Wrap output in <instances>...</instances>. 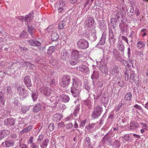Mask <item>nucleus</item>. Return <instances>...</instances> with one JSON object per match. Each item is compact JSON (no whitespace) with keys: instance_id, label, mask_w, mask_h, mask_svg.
<instances>
[{"instance_id":"1","label":"nucleus","mask_w":148,"mask_h":148,"mask_svg":"<svg viewBox=\"0 0 148 148\" xmlns=\"http://www.w3.org/2000/svg\"><path fill=\"white\" fill-rule=\"evenodd\" d=\"M103 110L102 108L99 106H97L94 108L92 114V117L96 118L101 115Z\"/></svg>"},{"instance_id":"2","label":"nucleus","mask_w":148,"mask_h":148,"mask_svg":"<svg viewBox=\"0 0 148 148\" xmlns=\"http://www.w3.org/2000/svg\"><path fill=\"white\" fill-rule=\"evenodd\" d=\"M78 47L81 49H84L87 48L88 46L87 41L84 39H80L77 43Z\"/></svg>"},{"instance_id":"3","label":"nucleus","mask_w":148,"mask_h":148,"mask_svg":"<svg viewBox=\"0 0 148 148\" xmlns=\"http://www.w3.org/2000/svg\"><path fill=\"white\" fill-rule=\"evenodd\" d=\"M39 90L45 95L47 96H49L51 93V90L50 89L46 86L41 87L39 88Z\"/></svg>"},{"instance_id":"4","label":"nucleus","mask_w":148,"mask_h":148,"mask_svg":"<svg viewBox=\"0 0 148 148\" xmlns=\"http://www.w3.org/2000/svg\"><path fill=\"white\" fill-rule=\"evenodd\" d=\"M70 77L69 75L64 76L62 78L61 85L63 87L67 86L69 84Z\"/></svg>"},{"instance_id":"5","label":"nucleus","mask_w":148,"mask_h":148,"mask_svg":"<svg viewBox=\"0 0 148 148\" xmlns=\"http://www.w3.org/2000/svg\"><path fill=\"white\" fill-rule=\"evenodd\" d=\"M14 143L12 140H6L3 142L1 144V145L4 147H12L14 145Z\"/></svg>"},{"instance_id":"6","label":"nucleus","mask_w":148,"mask_h":148,"mask_svg":"<svg viewBox=\"0 0 148 148\" xmlns=\"http://www.w3.org/2000/svg\"><path fill=\"white\" fill-rule=\"evenodd\" d=\"M15 120L14 118H8L5 121V123L8 126L13 125L15 123Z\"/></svg>"},{"instance_id":"7","label":"nucleus","mask_w":148,"mask_h":148,"mask_svg":"<svg viewBox=\"0 0 148 148\" xmlns=\"http://www.w3.org/2000/svg\"><path fill=\"white\" fill-rule=\"evenodd\" d=\"M10 134V131L8 130H3L0 132V138L2 139L7 136Z\"/></svg>"},{"instance_id":"8","label":"nucleus","mask_w":148,"mask_h":148,"mask_svg":"<svg viewBox=\"0 0 148 148\" xmlns=\"http://www.w3.org/2000/svg\"><path fill=\"white\" fill-rule=\"evenodd\" d=\"M79 70L83 74L87 73L89 71V68L87 66L84 65H82L79 66Z\"/></svg>"},{"instance_id":"9","label":"nucleus","mask_w":148,"mask_h":148,"mask_svg":"<svg viewBox=\"0 0 148 148\" xmlns=\"http://www.w3.org/2000/svg\"><path fill=\"white\" fill-rule=\"evenodd\" d=\"M24 82L27 87H30L32 85L30 77L29 76H26L24 79Z\"/></svg>"},{"instance_id":"10","label":"nucleus","mask_w":148,"mask_h":148,"mask_svg":"<svg viewBox=\"0 0 148 148\" xmlns=\"http://www.w3.org/2000/svg\"><path fill=\"white\" fill-rule=\"evenodd\" d=\"M119 69L116 66H114L112 71V74L115 77H117L119 76Z\"/></svg>"},{"instance_id":"11","label":"nucleus","mask_w":148,"mask_h":148,"mask_svg":"<svg viewBox=\"0 0 148 148\" xmlns=\"http://www.w3.org/2000/svg\"><path fill=\"white\" fill-rule=\"evenodd\" d=\"M62 118V115L61 114H56L53 115V120L59 122L61 120Z\"/></svg>"},{"instance_id":"12","label":"nucleus","mask_w":148,"mask_h":148,"mask_svg":"<svg viewBox=\"0 0 148 148\" xmlns=\"http://www.w3.org/2000/svg\"><path fill=\"white\" fill-rule=\"evenodd\" d=\"M28 42L32 46H39L41 45V43L38 41H35L32 39L29 40Z\"/></svg>"},{"instance_id":"13","label":"nucleus","mask_w":148,"mask_h":148,"mask_svg":"<svg viewBox=\"0 0 148 148\" xmlns=\"http://www.w3.org/2000/svg\"><path fill=\"white\" fill-rule=\"evenodd\" d=\"M138 124L135 122H130L128 128L130 130H134L138 127Z\"/></svg>"},{"instance_id":"14","label":"nucleus","mask_w":148,"mask_h":148,"mask_svg":"<svg viewBox=\"0 0 148 148\" xmlns=\"http://www.w3.org/2000/svg\"><path fill=\"white\" fill-rule=\"evenodd\" d=\"M94 23L93 19L92 17H90L87 21H86V25L88 27H90L92 26Z\"/></svg>"},{"instance_id":"15","label":"nucleus","mask_w":148,"mask_h":148,"mask_svg":"<svg viewBox=\"0 0 148 148\" xmlns=\"http://www.w3.org/2000/svg\"><path fill=\"white\" fill-rule=\"evenodd\" d=\"M33 18V16L31 14H29L26 16L25 18H24V21L28 24L29 23L32 21Z\"/></svg>"},{"instance_id":"16","label":"nucleus","mask_w":148,"mask_h":148,"mask_svg":"<svg viewBox=\"0 0 148 148\" xmlns=\"http://www.w3.org/2000/svg\"><path fill=\"white\" fill-rule=\"evenodd\" d=\"M145 45V42L143 41H139L137 44L138 49H141L144 48Z\"/></svg>"},{"instance_id":"17","label":"nucleus","mask_w":148,"mask_h":148,"mask_svg":"<svg viewBox=\"0 0 148 148\" xmlns=\"http://www.w3.org/2000/svg\"><path fill=\"white\" fill-rule=\"evenodd\" d=\"M71 92L72 95L74 97H76L79 95V90L78 89L75 88L71 90Z\"/></svg>"},{"instance_id":"18","label":"nucleus","mask_w":148,"mask_h":148,"mask_svg":"<svg viewBox=\"0 0 148 148\" xmlns=\"http://www.w3.org/2000/svg\"><path fill=\"white\" fill-rule=\"evenodd\" d=\"M72 58L74 59V58L77 59L79 56V51L76 50H73L72 51L71 53Z\"/></svg>"},{"instance_id":"19","label":"nucleus","mask_w":148,"mask_h":148,"mask_svg":"<svg viewBox=\"0 0 148 148\" xmlns=\"http://www.w3.org/2000/svg\"><path fill=\"white\" fill-rule=\"evenodd\" d=\"M41 105L40 104L38 103L35 106L33 109V111L34 112H37L41 109Z\"/></svg>"},{"instance_id":"20","label":"nucleus","mask_w":148,"mask_h":148,"mask_svg":"<svg viewBox=\"0 0 148 148\" xmlns=\"http://www.w3.org/2000/svg\"><path fill=\"white\" fill-rule=\"evenodd\" d=\"M65 4L63 2V1L62 0H60L59 1V4H56L55 5V7L56 6L58 7V9H64L62 8L65 5Z\"/></svg>"},{"instance_id":"21","label":"nucleus","mask_w":148,"mask_h":148,"mask_svg":"<svg viewBox=\"0 0 148 148\" xmlns=\"http://www.w3.org/2000/svg\"><path fill=\"white\" fill-rule=\"evenodd\" d=\"M61 99L62 101L65 103L68 102L70 100V98L66 95H62L61 96Z\"/></svg>"},{"instance_id":"22","label":"nucleus","mask_w":148,"mask_h":148,"mask_svg":"<svg viewBox=\"0 0 148 148\" xmlns=\"http://www.w3.org/2000/svg\"><path fill=\"white\" fill-rule=\"evenodd\" d=\"M49 141L48 139L46 138L42 144H40V147L42 148H46Z\"/></svg>"},{"instance_id":"23","label":"nucleus","mask_w":148,"mask_h":148,"mask_svg":"<svg viewBox=\"0 0 148 148\" xmlns=\"http://www.w3.org/2000/svg\"><path fill=\"white\" fill-rule=\"evenodd\" d=\"M132 95L131 92L127 93L125 95L124 99L127 101H130L132 98Z\"/></svg>"},{"instance_id":"24","label":"nucleus","mask_w":148,"mask_h":148,"mask_svg":"<svg viewBox=\"0 0 148 148\" xmlns=\"http://www.w3.org/2000/svg\"><path fill=\"white\" fill-rule=\"evenodd\" d=\"M100 71L101 72L106 74H107L108 70L107 67L106 66H102L100 68Z\"/></svg>"},{"instance_id":"25","label":"nucleus","mask_w":148,"mask_h":148,"mask_svg":"<svg viewBox=\"0 0 148 148\" xmlns=\"http://www.w3.org/2000/svg\"><path fill=\"white\" fill-rule=\"evenodd\" d=\"M78 62L77 59L74 58L73 59L72 58V60L70 61V64L71 65L73 66L76 64Z\"/></svg>"},{"instance_id":"26","label":"nucleus","mask_w":148,"mask_h":148,"mask_svg":"<svg viewBox=\"0 0 148 148\" xmlns=\"http://www.w3.org/2000/svg\"><path fill=\"white\" fill-rule=\"evenodd\" d=\"M58 38L57 33L55 32L52 33L51 35V39L53 41L56 40Z\"/></svg>"},{"instance_id":"27","label":"nucleus","mask_w":148,"mask_h":148,"mask_svg":"<svg viewBox=\"0 0 148 148\" xmlns=\"http://www.w3.org/2000/svg\"><path fill=\"white\" fill-rule=\"evenodd\" d=\"M30 107L29 106H24L21 109L22 112L24 113H26L29 110Z\"/></svg>"},{"instance_id":"28","label":"nucleus","mask_w":148,"mask_h":148,"mask_svg":"<svg viewBox=\"0 0 148 148\" xmlns=\"http://www.w3.org/2000/svg\"><path fill=\"white\" fill-rule=\"evenodd\" d=\"M54 47H50L48 49L47 53L50 54H51L54 52Z\"/></svg>"},{"instance_id":"29","label":"nucleus","mask_w":148,"mask_h":148,"mask_svg":"<svg viewBox=\"0 0 148 148\" xmlns=\"http://www.w3.org/2000/svg\"><path fill=\"white\" fill-rule=\"evenodd\" d=\"M35 30L33 27L28 26V31L31 34H32L35 32Z\"/></svg>"},{"instance_id":"30","label":"nucleus","mask_w":148,"mask_h":148,"mask_svg":"<svg viewBox=\"0 0 148 148\" xmlns=\"http://www.w3.org/2000/svg\"><path fill=\"white\" fill-rule=\"evenodd\" d=\"M99 77V74L96 71H94L93 72V74L91 76V78L93 79V78H97Z\"/></svg>"},{"instance_id":"31","label":"nucleus","mask_w":148,"mask_h":148,"mask_svg":"<svg viewBox=\"0 0 148 148\" xmlns=\"http://www.w3.org/2000/svg\"><path fill=\"white\" fill-rule=\"evenodd\" d=\"M21 87H18L17 88V90L18 92L20 91L19 94L20 95H22L26 91V90L24 88H23L22 89V90H21Z\"/></svg>"},{"instance_id":"32","label":"nucleus","mask_w":148,"mask_h":148,"mask_svg":"<svg viewBox=\"0 0 148 148\" xmlns=\"http://www.w3.org/2000/svg\"><path fill=\"white\" fill-rule=\"evenodd\" d=\"M54 128V126L52 123H50L48 126V129L50 131H53Z\"/></svg>"},{"instance_id":"33","label":"nucleus","mask_w":148,"mask_h":148,"mask_svg":"<svg viewBox=\"0 0 148 148\" xmlns=\"http://www.w3.org/2000/svg\"><path fill=\"white\" fill-rule=\"evenodd\" d=\"M123 14L121 13V12H118L116 15V16L117 17L118 19H119L120 17H123Z\"/></svg>"},{"instance_id":"34","label":"nucleus","mask_w":148,"mask_h":148,"mask_svg":"<svg viewBox=\"0 0 148 148\" xmlns=\"http://www.w3.org/2000/svg\"><path fill=\"white\" fill-rule=\"evenodd\" d=\"M134 10H129V11H128L127 15L130 17L131 16L134 14Z\"/></svg>"},{"instance_id":"35","label":"nucleus","mask_w":148,"mask_h":148,"mask_svg":"<svg viewBox=\"0 0 148 148\" xmlns=\"http://www.w3.org/2000/svg\"><path fill=\"white\" fill-rule=\"evenodd\" d=\"M73 126V124L71 123H69L66 125L65 127L66 129H69L71 128Z\"/></svg>"},{"instance_id":"36","label":"nucleus","mask_w":148,"mask_h":148,"mask_svg":"<svg viewBox=\"0 0 148 148\" xmlns=\"http://www.w3.org/2000/svg\"><path fill=\"white\" fill-rule=\"evenodd\" d=\"M58 125V128H63L65 126V124H64V123L63 122H61L60 123H59Z\"/></svg>"},{"instance_id":"37","label":"nucleus","mask_w":148,"mask_h":148,"mask_svg":"<svg viewBox=\"0 0 148 148\" xmlns=\"http://www.w3.org/2000/svg\"><path fill=\"white\" fill-rule=\"evenodd\" d=\"M32 97L33 98L34 101L36 100L37 99V95L36 93H33L32 95Z\"/></svg>"},{"instance_id":"38","label":"nucleus","mask_w":148,"mask_h":148,"mask_svg":"<svg viewBox=\"0 0 148 148\" xmlns=\"http://www.w3.org/2000/svg\"><path fill=\"white\" fill-rule=\"evenodd\" d=\"M140 124L142 125V129L145 130H147V125L145 123H140Z\"/></svg>"},{"instance_id":"39","label":"nucleus","mask_w":148,"mask_h":148,"mask_svg":"<svg viewBox=\"0 0 148 148\" xmlns=\"http://www.w3.org/2000/svg\"><path fill=\"white\" fill-rule=\"evenodd\" d=\"M130 136L129 135H125L124 137V139L126 141H129L130 140Z\"/></svg>"},{"instance_id":"40","label":"nucleus","mask_w":148,"mask_h":148,"mask_svg":"<svg viewBox=\"0 0 148 148\" xmlns=\"http://www.w3.org/2000/svg\"><path fill=\"white\" fill-rule=\"evenodd\" d=\"M26 35V33L25 32L23 31L20 34V36L22 38H24Z\"/></svg>"},{"instance_id":"41","label":"nucleus","mask_w":148,"mask_h":148,"mask_svg":"<svg viewBox=\"0 0 148 148\" xmlns=\"http://www.w3.org/2000/svg\"><path fill=\"white\" fill-rule=\"evenodd\" d=\"M33 138L34 137H30L29 139V142L28 143V144L30 145L33 144Z\"/></svg>"},{"instance_id":"42","label":"nucleus","mask_w":148,"mask_h":148,"mask_svg":"<svg viewBox=\"0 0 148 148\" xmlns=\"http://www.w3.org/2000/svg\"><path fill=\"white\" fill-rule=\"evenodd\" d=\"M124 46L123 45H120L119 47V49L121 51H122L124 50Z\"/></svg>"},{"instance_id":"43","label":"nucleus","mask_w":148,"mask_h":148,"mask_svg":"<svg viewBox=\"0 0 148 148\" xmlns=\"http://www.w3.org/2000/svg\"><path fill=\"white\" fill-rule=\"evenodd\" d=\"M122 38L123 39V40L127 44H128V41L127 38L125 36H122Z\"/></svg>"},{"instance_id":"44","label":"nucleus","mask_w":148,"mask_h":148,"mask_svg":"<svg viewBox=\"0 0 148 148\" xmlns=\"http://www.w3.org/2000/svg\"><path fill=\"white\" fill-rule=\"evenodd\" d=\"M134 107L137 108V109L139 110H141L142 108H141V107L138 105V104H136L134 106Z\"/></svg>"},{"instance_id":"45","label":"nucleus","mask_w":148,"mask_h":148,"mask_svg":"<svg viewBox=\"0 0 148 148\" xmlns=\"http://www.w3.org/2000/svg\"><path fill=\"white\" fill-rule=\"evenodd\" d=\"M31 146L32 148H39V147L37 146L34 143L32 144Z\"/></svg>"},{"instance_id":"46","label":"nucleus","mask_w":148,"mask_h":148,"mask_svg":"<svg viewBox=\"0 0 148 148\" xmlns=\"http://www.w3.org/2000/svg\"><path fill=\"white\" fill-rule=\"evenodd\" d=\"M125 81L128 80L129 79V75L127 73L125 74Z\"/></svg>"},{"instance_id":"47","label":"nucleus","mask_w":148,"mask_h":148,"mask_svg":"<svg viewBox=\"0 0 148 148\" xmlns=\"http://www.w3.org/2000/svg\"><path fill=\"white\" fill-rule=\"evenodd\" d=\"M135 76L134 74H132L131 75L130 79L133 80V81L135 80Z\"/></svg>"},{"instance_id":"48","label":"nucleus","mask_w":148,"mask_h":148,"mask_svg":"<svg viewBox=\"0 0 148 148\" xmlns=\"http://www.w3.org/2000/svg\"><path fill=\"white\" fill-rule=\"evenodd\" d=\"M84 103L87 105L88 106L90 105L91 103V101L89 100H88L84 102Z\"/></svg>"},{"instance_id":"49","label":"nucleus","mask_w":148,"mask_h":148,"mask_svg":"<svg viewBox=\"0 0 148 148\" xmlns=\"http://www.w3.org/2000/svg\"><path fill=\"white\" fill-rule=\"evenodd\" d=\"M69 2L72 4L76 3L77 2V0H69Z\"/></svg>"},{"instance_id":"50","label":"nucleus","mask_w":148,"mask_h":148,"mask_svg":"<svg viewBox=\"0 0 148 148\" xmlns=\"http://www.w3.org/2000/svg\"><path fill=\"white\" fill-rule=\"evenodd\" d=\"M63 24H60L58 26V28L59 29H62L63 28Z\"/></svg>"},{"instance_id":"51","label":"nucleus","mask_w":148,"mask_h":148,"mask_svg":"<svg viewBox=\"0 0 148 148\" xmlns=\"http://www.w3.org/2000/svg\"><path fill=\"white\" fill-rule=\"evenodd\" d=\"M52 28V27L51 26H49L47 29V30L48 31V32L49 33L50 32H51L52 31L51 30V28Z\"/></svg>"},{"instance_id":"52","label":"nucleus","mask_w":148,"mask_h":148,"mask_svg":"<svg viewBox=\"0 0 148 148\" xmlns=\"http://www.w3.org/2000/svg\"><path fill=\"white\" fill-rule=\"evenodd\" d=\"M43 136L42 135H40L38 137V140H43Z\"/></svg>"},{"instance_id":"53","label":"nucleus","mask_w":148,"mask_h":148,"mask_svg":"<svg viewBox=\"0 0 148 148\" xmlns=\"http://www.w3.org/2000/svg\"><path fill=\"white\" fill-rule=\"evenodd\" d=\"M32 127L31 126H29L26 128L27 129V131L28 132L29 131L32 129Z\"/></svg>"},{"instance_id":"54","label":"nucleus","mask_w":148,"mask_h":148,"mask_svg":"<svg viewBox=\"0 0 148 148\" xmlns=\"http://www.w3.org/2000/svg\"><path fill=\"white\" fill-rule=\"evenodd\" d=\"M21 50V51H27L28 50V49L25 47H20Z\"/></svg>"},{"instance_id":"55","label":"nucleus","mask_w":148,"mask_h":148,"mask_svg":"<svg viewBox=\"0 0 148 148\" xmlns=\"http://www.w3.org/2000/svg\"><path fill=\"white\" fill-rule=\"evenodd\" d=\"M27 132V129H26V128H25V129H23V130H22L21 132V133L22 134H23V133H24V132Z\"/></svg>"},{"instance_id":"56","label":"nucleus","mask_w":148,"mask_h":148,"mask_svg":"<svg viewBox=\"0 0 148 148\" xmlns=\"http://www.w3.org/2000/svg\"><path fill=\"white\" fill-rule=\"evenodd\" d=\"M136 54L137 55H141L143 54V52L141 51H137L136 52Z\"/></svg>"},{"instance_id":"57","label":"nucleus","mask_w":148,"mask_h":148,"mask_svg":"<svg viewBox=\"0 0 148 148\" xmlns=\"http://www.w3.org/2000/svg\"><path fill=\"white\" fill-rule=\"evenodd\" d=\"M74 127L75 128H77L78 127V124L76 121H75V123L74 124Z\"/></svg>"},{"instance_id":"58","label":"nucleus","mask_w":148,"mask_h":148,"mask_svg":"<svg viewBox=\"0 0 148 148\" xmlns=\"http://www.w3.org/2000/svg\"><path fill=\"white\" fill-rule=\"evenodd\" d=\"M11 137L12 138H16L17 137L16 135V134H12L11 135Z\"/></svg>"},{"instance_id":"59","label":"nucleus","mask_w":148,"mask_h":148,"mask_svg":"<svg viewBox=\"0 0 148 148\" xmlns=\"http://www.w3.org/2000/svg\"><path fill=\"white\" fill-rule=\"evenodd\" d=\"M133 136L137 138H140V136H139V135H138L136 134H134Z\"/></svg>"},{"instance_id":"60","label":"nucleus","mask_w":148,"mask_h":148,"mask_svg":"<svg viewBox=\"0 0 148 148\" xmlns=\"http://www.w3.org/2000/svg\"><path fill=\"white\" fill-rule=\"evenodd\" d=\"M136 14L137 16H138L140 14L139 10H136Z\"/></svg>"},{"instance_id":"61","label":"nucleus","mask_w":148,"mask_h":148,"mask_svg":"<svg viewBox=\"0 0 148 148\" xmlns=\"http://www.w3.org/2000/svg\"><path fill=\"white\" fill-rule=\"evenodd\" d=\"M86 120H84L82 123V125H84L86 123Z\"/></svg>"},{"instance_id":"62","label":"nucleus","mask_w":148,"mask_h":148,"mask_svg":"<svg viewBox=\"0 0 148 148\" xmlns=\"http://www.w3.org/2000/svg\"><path fill=\"white\" fill-rule=\"evenodd\" d=\"M146 130H145L144 129H142L140 130V132L141 133H142V134H143V133H144L145 131Z\"/></svg>"},{"instance_id":"63","label":"nucleus","mask_w":148,"mask_h":148,"mask_svg":"<svg viewBox=\"0 0 148 148\" xmlns=\"http://www.w3.org/2000/svg\"><path fill=\"white\" fill-rule=\"evenodd\" d=\"M120 107H119V106L118 108H116L115 109V110L116 112H118V111L119 110H120Z\"/></svg>"},{"instance_id":"64","label":"nucleus","mask_w":148,"mask_h":148,"mask_svg":"<svg viewBox=\"0 0 148 148\" xmlns=\"http://www.w3.org/2000/svg\"><path fill=\"white\" fill-rule=\"evenodd\" d=\"M18 18L20 20L23 21V19H24V17L23 16H19Z\"/></svg>"}]
</instances>
